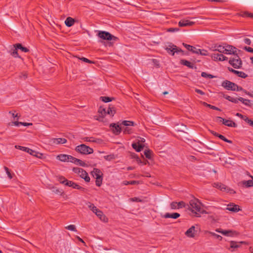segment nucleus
I'll list each match as a JSON object with an SVG mask.
<instances>
[{
  "instance_id": "50",
  "label": "nucleus",
  "mask_w": 253,
  "mask_h": 253,
  "mask_svg": "<svg viewBox=\"0 0 253 253\" xmlns=\"http://www.w3.org/2000/svg\"><path fill=\"white\" fill-rule=\"evenodd\" d=\"M103 158L106 160L110 161L114 159V156L113 155H108L103 156Z\"/></svg>"
},
{
  "instance_id": "40",
  "label": "nucleus",
  "mask_w": 253,
  "mask_h": 253,
  "mask_svg": "<svg viewBox=\"0 0 253 253\" xmlns=\"http://www.w3.org/2000/svg\"><path fill=\"white\" fill-rule=\"evenodd\" d=\"M100 99L105 103L110 102L112 100V98L107 96H101L100 97Z\"/></svg>"
},
{
  "instance_id": "47",
  "label": "nucleus",
  "mask_w": 253,
  "mask_h": 253,
  "mask_svg": "<svg viewBox=\"0 0 253 253\" xmlns=\"http://www.w3.org/2000/svg\"><path fill=\"white\" fill-rule=\"evenodd\" d=\"M4 169L5 170L6 174H7L8 178L9 179H12L13 177V176H12V174L10 173L8 168L6 167H4Z\"/></svg>"
},
{
  "instance_id": "52",
  "label": "nucleus",
  "mask_w": 253,
  "mask_h": 253,
  "mask_svg": "<svg viewBox=\"0 0 253 253\" xmlns=\"http://www.w3.org/2000/svg\"><path fill=\"white\" fill-rule=\"evenodd\" d=\"M53 192L58 195H62L64 194V192L60 189H56L53 190Z\"/></svg>"
},
{
  "instance_id": "35",
  "label": "nucleus",
  "mask_w": 253,
  "mask_h": 253,
  "mask_svg": "<svg viewBox=\"0 0 253 253\" xmlns=\"http://www.w3.org/2000/svg\"><path fill=\"white\" fill-rule=\"evenodd\" d=\"M197 54H200L204 56H207L209 55L208 51L205 49H198Z\"/></svg>"
},
{
  "instance_id": "39",
  "label": "nucleus",
  "mask_w": 253,
  "mask_h": 253,
  "mask_svg": "<svg viewBox=\"0 0 253 253\" xmlns=\"http://www.w3.org/2000/svg\"><path fill=\"white\" fill-rule=\"evenodd\" d=\"M57 180L60 183L65 185L67 179L62 176H57Z\"/></svg>"
},
{
  "instance_id": "51",
  "label": "nucleus",
  "mask_w": 253,
  "mask_h": 253,
  "mask_svg": "<svg viewBox=\"0 0 253 253\" xmlns=\"http://www.w3.org/2000/svg\"><path fill=\"white\" fill-rule=\"evenodd\" d=\"M71 187L74 189L84 190V188L83 187H82L81 186H79V185L74 182H73Z\"/></svg>"
},
{
  "instance_id": "5",
  "label": "nucleus",
  "mask_w": 253,
  "mask_h": 253,
  "mask_svg": "<svg viewBox=\"0 0 253 253\" xmlns=\"http://www.w3.org/2000/svg\"><path fill=\"white\" fill-rule=\"evenodd\" d=\"M229 63L234 68L236 69L240 68L242 66V62L239 56L236 54L233 57H231L229 60Z\"/></svg>"
},
{
  "instance_id": "18",
  "label": "nucleus",
  "mask_w": 253,
  "mask_h": 253,
  "mask_svg": "<svg viewBox=\"0 0 253 253\" xmlns=\"http://www.w3.org/2000/svg\"><path fill=\"white\" fill-rule=\"evenodd\" d=\"M228 70L232 73L236 74L238 77L242 78H246L248 76V75L243 72L237 71L230 67L228 68Z\"/></svg>"
},
{
  "instance_id": "43",
  "label": "nucleus",
  "mask_w": 253,
  "mask_h": 253,
  "mask_svg": "<svg viewBox=\"0 0 253 253\" xmlns=\"http://www.w3.org/2000/svg\"><path fill=\"white\" fill-rule=\"evenodd\" d=\"M217 51H218L219 52L221 53H224L225 46L218 45L217 46Z\"/></svg>"
},
{
  "instance_id": "32",
  "label": "nucleus",
  "mask_w": 253,
  "mask_h": 253,
  "mask_svg": "<svg viewBox=\"0 0 253 253\" xmlns=\"http://www.w3.org/2000/svg\"><path fill=\"white\" fill-rule=\"evenodd\" d=\"M15 47H16L17 49H19L24 52H27L29 51V49L27 48L22 46V45L20 43L15 44Z\"/></svg>"
},
{
  "instance_id": "64",
  "label": "nucleus",
  "mask_w": 253,
  "mask_h": 253,
  "mask_svg": "<svg viewBox=\"0 0 253 253\" xmlns=\"http://www.w3.org/2000/svg\"><path fill=\"white\" fill-rule=\"evenodd\" d=\"M220 183H214L213 184V186L215 188L219 189V187L220 185Z\"/></svg>"
},
{
  "instance_id": "53",
  "label": "nucleus",
  "mask_w": 253,
  "mask_h": 253,
  "mask_svg": "<svg viewBox=\"0 0 253 253\" xmlns=\"http://www.w3.org/2000/svg\"><path fill=\"white\" fill-rule=\"evenodd\" d=\"M245 121L250 126H253V121L249 119L248 118H246L245 119Z\"/></svg>"
},
{
  "instance_id": "17",
  "label": "nucleus",
  "mask_w": 253,
  "mask_h": 253,
  "mask_svg": "<svg viewBox=\"0 0 253 253\" xmlns=\"http://www.w3.org/2000/svg\"><path fill=\"white\" fill-rule=\"evenodd\" d=\"M226 210L234 212H237L241 211L239 206L234 204H230L228 205L226 208Z\"/></svg>"
},
{
  "instance_id": "37",
  "label": "nucleus",
  "mask_w": 253,
  "mask_h": 253,
  "mask_svg": "<svg viewBox=\"0 0 253 253\" xmlns=\"http://www.w3.org/2000/svg\"><path fill=\"white\" fill-rule=\"evenodd\" d=\"M123 184L125 185H127L128 184H131V185H134V184H137L139 183V182L138 181L135 180H132V181H124L123 182Z\"/></svg>"
},
{
  "instance_id": "22",
  "label": "nucleus",
  "mask_w": 253,
  "mask_h": 253,
  "mask_svg": "<svg viewBox=\"0 0 253 253\" xmlns=\"http://www.w3.org/2000/svg\"><path fill=\"white\" fill-rule=\"evenodd\" d=\"M110 126L112 127V130L113 132L116 134H119L122 129V127L119 126L115 124H112L110 125Z\"/></svg>"
},
{
  "instance_id": "45",
  "label": "nucleus",
  "mask_w": 253,
  "mask_h": 253,
  "mask_svg": "<svg viewBox=\"0 0 253 253\" xmlns=\"http://www.w3.org/2000/svg\"><path fill=\"white\" fill-rule=\"evenodd\" d=\"M201 76H202V77H203L204 78H209L210 79L214 78V77L213 76H212V75L208 74L206 72H202L201 74Z\"/></svg>"
},
{
  "instance_id": "57",
  "label": "nucleus",
  "mask_w": 253,
  "mask_h": 253,
  "mask_svg": "<svg viewBox=\"0 0 253 253\" xmlns=\"http://www.w3.org/2000/svg\"><path fill=\"white\" fill-rule=\"evenodd\" d=\"M244 49L248 52L253 53V48L251 47L245 46Z\"/></svg>"
},
{
  "instance_id": "56",
  "label": "nucleus",
  "mask_w": 253,
  "mask_h": 253,
  "mask_svg": "<svg viewBox=\"0 0 253 253\" xmlns=\"http://www.w3.org/2000/svg\"><path fill=\"white\" fill-rule=\"evenodd\" d=\"M219 189L221 191H225L226 190V187L225 185L221 183L219 187Z\"/></svg>"
},
{
  "instance_id": "6",
  "label": "nucleus",
  "mask_w": 253,
  "mask_h": 253,
  "mask_svg": "<svg viewBox=\"0 0 253 253\" xmlns=\"http://www.w3.org/2000/svg\"><path fill=\"white\" fill-rule=\"evenodd\" d=\"M15 148L16 149H20L22 151L26 152L29 153L30 155L39 158H42V153L37 152L34 150H33L28 147L21 146L19 145H15Z\"/></svg>"
},
{
  "instance_id": "49",
  "label": "nucleus",
  "mask_w": 253,
  "mask_h": 253,
  "mask_svg": "<svg viewBox=\"0 0 253 253\" xmlns=\"http://www.w3.org/2000/svg\"><path fill=\"white\" fill-rule=\"evenodd\" d=\"M65 228L66 229L71 231H77L75 225H70L66 226Z\"/></svg>"
},
{
  "instance_id": "60",
  "label": "nucleus",
  "mask_w": 253,
  "mask_h": 253,
  "mask_svg": "<svg viewBox=\"0 0 253 253\" xmlns=\"http://www.w3.org/2000/svg\"><path fill=\"white\" fill-rule=\"evenodd\" d=\"M236 116L242 118L244 121H245V119L246 118H248L247 117L244 116L242 115L241 114H240L239 113H236Z\"/></svg>"
},
{
  "instance_id": "58",
  "label": "nucleus",
  "mask_w": 253,
  "mask_h": 253,
  "mask_svg": "<svg viewBox=\"0 0 253 253\" xmlns=\"http://www.w3.org/2000/svg\"><path fill=\"white\" fill-rule=\"evenodd\" d=\"M195 90L197 93H198L202 95H204L205 94V93L200 89L196 88Z\"/></svg>"
},
{
  "instance_id": "59",
  "label": "nucleus",
  "mask_w": 253,
  "mask_h": 253,
  "mask_svg": "<svg viewBox=\"0 0 253 253\" xmlns=\"http://www.w3.org/2000/svg\"><path fill=\"white\" fill-rule=\"evenodd\" d=\"M244 42L247 44L250 45L251 44V41L248 38H246L244 39Z\"/></svg>"
},
{
  "instance_id": "29",
  "label": "nucleus",
  "mask_w": 253,
  "mask_h": 253,
  "mask_svg": "<svg viewBox=\"0 0 253 253\" xmlns=\"http://www.w3.org/2000/svg\"><path fill=\"white\" fill-rule=\"evenodd\" d=\"M74 22H75V20L70 17L67 18V19H66V20L65 21V25L67 27L72 26L74 24Z\"/></svg>"
},
{
  "instance_id": "41",
  "label": "nucleus",
  "mask_w": 253,
  "mask_h": 253,
  "mask_svg": "<svg viewBox=\"0 0 253 253\" xmlns=\"http://www.w3.org/2000/svg\"><path fill=\"white\" fill-rule=\"evenodd\" d=\"M122 124L125 126H133L134 123L128 121H124L122 122Z\"/></svg>"
},
{
  "instance_id": "9",
  "label": "nucleus",
  "mask_w": 253,
  "mask_h": 253,
  "mask_svg": "<svg viewBox=\"0 0 253 253\" xmlns=\"http://www.w3.org/2000/svg\"><path fill=\"white\" fill-rule=\"evenodd\" d=\"M215 231L218 233H220L223 235L230 237L237 236L239 234L236 231L231 230H223L218 228L215 229Z\"/></svg>"
},
{
  "instance_id": "54",
  "label": "nucleus",
  "mask_w": 253,
  "mask_h": 253,
  "mask_svg": "<svg viewBox=\"0 0 253 253\" xmlns=\"http://www.w3.org/2000/svg\"><path fill=\"white\" fill-rule=\"evenodd\" d=\"M79 59L81 60H82L84 62H87V63H93L92 61L88 60V59L85 58V57H82V58H79Z\"/></svg>"
},
{
  "instance_id": "16",
  "label": "nucleus",
  "mask_w": 253,
  "mask_h": 253,
  "mask_svg": "<svg viewBox=\"0 0 253 253\" xmlns=\"http://www.w3.org/2000/svg\"><path fill=\"white\" fill-rule=\"evenodd\" d=\"M211 57L214 61H223L227 60V57L222 54H212Z\"/></svg>"
},
{
  "instance_id": "48",
  "label": "nucleus",
  "mask_w": 253,
  "mask_h": 253,
  "mask_svg": "<svg viewBox=\"0 0 253 253\" xmlns=\"http://www.w3.org/2000/svg\"><path fill=\"white\" fill-rule=\"evenodd\" d=\"M218 137H219L220 139H221V140H223L225 142H226L227 143H232V141L231 140H228L227 139H226L223 135H221V134H219V135H218Z\"/></svg>"
},
{
  "instance_id": "12",
  "label": "nucleus",
  "mask_w": 253,
  "mask_h": 253,
  "mask_svg": "<svg viewBox=\"0 0 253 253\" xmlns=\"http://www.w3.org/2000/svg\"><path fill=\"white\" fill-rule=\"evenodd\" d=\"M216 119L226 126L230 127H236L237 126L236 123L231 120H225L220 117H217Z\"/></svg>"
},
{
  "instance_id": "14",
  "label": "nucleus",
  "mask_w": 253,
  "mask_h": 253,
  "mask_svg": "<svg viewBox=\"0 0 253 253\" xmlns=\"http://www.w3.org/2000/svg\"><path fill=\"white\" fill-rule=\"evenodd\" d=\"M185 206V204L183 201L179 202H172L170 204V208L172 210L181 209Z\"/></svg>"
},
{
  "instance_id": "2",
  "label": "nucleus",
  "mask_w": 253,
  "mask_h": 253,
  "mask_svg": "<svg viewBox=\"0 0 253 253\" xmlns=\"http://www.w3.org/2000/svg\"><path fill=\"white\" fill-rule=\"evenodd\" d=\"M189 209L191 211L195 214V216L197 217L200 216V214L198 212H201V204L198 199H193L189 202ZM205 211H202L204 213Z\"/></svg>"
},
{
  "instance_id": "38",
  "label": "nucleus",
  "mask_w": 253,
  "mask_h": 253,
  "mask_svg": "<svg viewBox=\"0 0 253 253\" xmlns=\"http://www.w3.org/2000/svg\"><path fill=\"white\" fill-rule=\"evenodd\" d=\"M115 113V110L114 107H109L107 109V114L113 116Z\"/></svg>"
},
{
  "instance_id": "33",
  "label": "nucleus",
  "mask_w": 253,
  "mask_h": 253,
  "mask_svg": "<svg viewBox=\"0 0 253 253\" xmlns=\"http://www.w3.org/2000/svg\"><path fill=\"white\" fill-rule=\"evenodd\" d=\"M17 48L16 47H15V45L14 47L10 50V54L14 57H18V53H17Z\"/></svg>"
},
{
  "instance_id": "42",
  "label": "nucleus",
  "mask_w": 253,
  "mask_h": 253,
  "mask_svg": "<svg viewBox=\"0 0 253 253\" xmlns=\"http://www.w3.org/2000/svg\"><path fill=\"white\" fill-rule=\"evenodd\" d=\"M152 152L150 150H145L144 151V155L145 157L150 159L151 158Z\"/></svg>"
},
{
  "instance_id": "62",
  "label": "nucleus",
  "mask_w": 253,
  "mask_h": 253,
  "mask_svg": "<svg viewBox=\"0 0 253 253\" xmlns=\"http://www.w3.org/2000/svg\"><path fill=\"white\" fill-rule=\"evenodd\" d=\"M84 141H89V142H93L94 140L92 137H85L84 138Z\"/></svg>"
},
{
  "instance_id": "8",
  "label": "nucleus",
  "mask_w": 253,
  "mask_h": 253,
  "mask_svg": "<svg viewBox=\"0 0 253 253\" xmlns=\"http://www.w3.org/2000/svg\"><path fill=\"white\" fill-rule=\"evenodd\" d=\"M166 49L169 53L171 54L172 55H174V53L183 52L182 49L172 44L168 45Z\"/></svg>"
},
{
  "instance_id": "34",
  "label": "nucleus",
  "mask_w": 253,
  "mask_h": 253,
  "mask_svg": "<svg viewBox=\"0 0 253 253\" xmlns=\"http://www.w3.org/2000/svg\"><path fill=\"white\" fill-rule=\"evenodd\" d=\"M201 103L204 106H207V107H209L211 109H213V110H218V111H220V109H219L218 108L214 106H212L211 104H209L208 103H207L206 102H201Z\"/></svg>"
},
{
  "instance_id": "26",
  "label": "nucleus",
  "mask_w": 253,
  "mask_h": 253,
  "mask_svg": "<svg viewBox=\"0 0 253 253\" xmlns=\"http://www.w3.org/2000/svg\"><path fill=\"white\" fill-rule=\"evenodd\" d=\"M183 45L187 50L196 54L197 53L198 48H196L195 47L186 44L185 43H183Z\"/></svg>"
},
{
  "instance_id": "28",
  "label": "nucleus",
  "mask_w": 253,
  "mask_h": 253,
  "mask_svg": "<svg viewBox=\"0 0 253 253\" xmlns=\"http://www.w3.org/2000/svg\"><path fill=\"white\" fill-rule=\"evenodd\" d=\"M88 208L95 214L99 211L98 209L97 208L96 206L94 205V204L91 203H88L87 204Z\"/></svg>"
},
{
  "instance_id": "15",
  "label": "nucleus",
  "mask_w": 253,
  "mask_h": 253,
  "mask_svg": "<svg viewBox=\"0 0 253 253\" xmlns=\"http://www.w3.org/2000/svg\"><path fill=\"white\" fill-rule=\"evenodd\" d=\"M194 23H195L194 22L191 21L189 19H183L179 22L178 25L180 27H188L193 25Z\"/></svg>"
},
{
  "instance_id": "61",
  "label": "nucleus",
  "mask_w": 253,
  "mask_h": 253,
  "mask_svg": "<svg viewBox=\"0 0 253 253\" xmlns=\"http://www.w3.org/2000/svg\"><path fill=\"white\" fill-rule=\"evenodd\" d=\"M178 31H179V29L178 28H169L168 30V31L170 32H173Z\"/></svg>"
},
{
  "instance_id": "36",
  "label": "nucleus",
  "mask_w": 253,
  "mask_h": 253,
  "mask_svg": "<svg viewBox=\"0 0 253 253\" xmlns=\"http://www.w3.org/2000/svg\"><path fill=\"white\" fill-rule=\"evenodd\" d=\"M243 184L246 186V187H251L253 186V181L252 180H249L247 181H243L242 182Z\"/></svg>"
},
{
  "instance_id": "21",
  "label": "nucleus",
  "mask_w": 253,
  "mask_h": 253,
  "mask_svg": "<svg viewBox=\"0 0 253 253\" xmlns=\"http://www.w3.org/2000/svg\"><path fill=\"white\" fill-rule=\"evenodd\" d=\"M96 216L102 221L104 222H107L108 221V218L103 213V212L99 210L97 212L95 213Z\"/></svg>"
},
{
  "instance_id": "19",
  "label": "nucleus",
  "mask_w": 253,
  "mask_h": 253,
  "mask_svg": "<svg viewBox=\"0 0 253 253\" xmlns=\"http://www.w3.org/2000/svg\"><path fill=\"white\" fill-rule=\"evenodd\" d=\"M195 227L194 226H192L186 231L185 234L188 237L193 238L195 236Z\"/></svg>"
},
{
  "instance_id": "30",
  "label": "nucleus",
  "mask_w": 253,
  "mask_h": 253,
  "mask_svg": "<svg viewBox=\"0 0 253 253\" xmlns=\"http://www.w3.org/2000/svg\"><path fill=\"white\" fill-rule=\"evenodd\" d=\"M180 63L185 65V66H186L187 67H188L189 68H193L194 67V64H192V63H191L190 62L187 61V60H181L180 61Z\"/></svg>"
},
{
  "instance_id": "20",
  "label": "nucleus",
  "mask_w": 253,
  "mask_h": 253,
  "mask_svg": "<svg viewBox=\"0 0 253 253\" xmlns=\"http://www.w3.org/2000/svg\"><path fill=\"white\" fill-rule=\"evenodd\" d=\"M98 113L100 114V116L96 118V120L99 121H102L103 117L107 114V110H106L105 108L100 107L98 110Z\"/></svg>"
},
{
  "instance_id": "44",
  "label": "nucleus",
  "mask_w": 253,
  "mask_h": 253,
  "mask_svg": "<svg viewBox=\"0 0 253 253\" xmlns=\"http://www.w3.org/2000/svg\"><path fill=\"white\" fill-rule=\"evenodd\" d=\"M95 179H96L95 183H96V186H99V187L102 184V177L96 178Z\"/></svg>"
},
{
  "instance_id": "1",
  "label": "nucleus",
  "mask_w": 253,
  "mask_h": 253,
  "mask_svg": "<svg viewBox=\"0 0 253 253\" xmlns=\"http://www.w3.org/2000/svg\"><path fill=\"white\" fill-rule=\"evenodd\" d=\"M56 158L61 162H71L83 167L85 166V163L84 162L75 157H73L71 155L60 154L57 156Z\"/></svg>"
},
{
  "instance_id": "3",
  "label": "nucleus",
  "mask_w": 253,
  "mask_h": 253,
  "mask_svg": "<svg viewBox=\"0 0 253 253\" xmlns=\"http://www.w3.org/2000/svg\"><path fill=\"white\" fill-rule=\"evenodd\" d=\"M97 36L98 38L103 40L106 41H116L118 40V38L112 35L110 33L106 31H99L98 32Z\"/></svg>"
},
{
  "instance_id": "27",
  "label": "nucleus",
  "mask_w": 253,
  "mask_h": 253,
  "mask_svg": "<svg viewBox=\"0 0 253 253\" xmlns=\"http://www.w3.org/2000/svg\"><path fill=\"white\" fill-rule=\"evenodd\" d=\"M238 99L246 106L251 107L253 105V103L250 100L244 99L242 97H239Z\"/></svg>"
},
{
  "instance_id": "55",
  "label": "nucleus",
  "mask_w": 253,
  "mask_h": 253,
  "mask_svg": "<svg viewBox=\"0 0 253 253\" xmlns=\"http://www.w3.org/2000/svg\"><path fill=\"white\" fill-rule=\"evenodd\" d=\"M74 182L72 181H69L68 180H67L66 182H65V185L66 186H68L69 187H71L73 183Z\"/></svg>"
},
{
  "instance_id": "24",
  "label": "nucleus",
  "mask_w": 253,
  "mask_h": 253,
  "mask_svg": "<svg viewBox=\"0 0 253 253\" xmlns=\"http://www.w3.org/2000/svg\"><path fill=\"white\" fill-rule=\"evenodd\" d=\"M180 216V214L177 212L169 213H167L164 215V217L166 218H172L173 219H176Z\"/></svg>"
},
{
  "instance_id": "10",
  "label": "nucleus",
  "mask_w": 253,
  "mask_h": 253,
  "mask_svg": "<svg viewBox=\"0 0 253 253\" xmlns=\"http://www.w3.org/2000/svg\"><path fill=\"white\" fill-rule=\"evenodd\" d=\"M66 142L67 140L64 138H52L49 140V144L51 146L64 144Z\"/></svg>"
},
{
  "instance_id": "13",
  "label": "nucleus",
  "mask_w": 253,
  "mask_h": 253,
  "mask_svg": "<svg viewBox=\"0 0 253 253\" xmlns=\"http://www.w3.org/2000/svg\"><path fill=\"white\" fill-rule=\"evenodd\" d=\"M237 49L235 47L227 45L225 46L224 53L226 54H233L234 55L237 54Z\"/></svg>"
},
{
  "instance_id": "25",
  "label": "nucleus",
  "mask_w": 253,
  "mask_h": 253,
  "mask_svg": "<svg viewBox=\"0 0 253 253\" xmlns=\"http://www.w3.org/2000/svg\"><path fill=\"white\" fill-rule=\"evenodd\" d=\"M246 244V243L244 241H241V242H235V241H231L230 242V247L231 248H239L241 246V244Z\"/></svg>"
},
{
  "instance_id": "11",
  "label": "nucleus",
  "mask_w": 253,
  "mask_h": 253,
  "mask_svg": "<svg viewBox=\"0 0 253 253\" xmlns=\"http://www.w3.org/2000/svg\"><path fill=\"white\" fill-rule=\"evenodd\" d=\"M222 86L227 90L235 91L236 84L228 81H225L222 82Z\"/></svg>"
},
{
  "instance_id": "63",
  "label": "nucleus",
  "mask_w": 253,
  "mask_h": 253,
  "mask_svg": "<svg viewBox=\"0 0 253 253\" xmlns=\"http://www.w3.org/2000/svg\"><path fill=\"white\" fill-rule=\"evenodd\" d=\"M238 101H239L238 98H235L232 97L230 101L232 102L235 103H237L238 102Z\"/></svg>"
},
{
  "instance_id": "7",
  "label": "nucleus",
  "mask_w": 253,
  "mask_h": 253,
  "mask_svg": "<svg viewBox=\"0 0 253 253\" xmlns=\"http://www.w3.org/2000/svg\"><path fill=\"white\" fill-rule=\"evenodd\" d=\"M75 173L78 174L81 178L84 179L86 182L90 181V177L88 175L87 173L83 169L80 168H75L73 169Z\"/></svg>"
},
{
  "instance_id": "31",
  "label": "nucleus",
  "mask_w": 253,
  "mask_h": 253,
  "mask_svg": "<svg viewBox=\"0 0 253 253\" xmlns=\"http://www.w3.org/2000/svg\"><path fill=\"white\" fill-rule=\"evenodd\" d=\"M132 147L134 148L136 151L140 152L141 151L142 149L144 147V145L142 144H137L136 143H133L132 144Z\"/></svg>"
},
{
  "instance_id": "4",
  "label": "nucleus",
  "mask_w": 253,
  "mask_h": 253,
  "mask_svg": "<svg viewBox=\"0 0 253 253\" xmlns=\"http://www.w3.org/2000/svg\"><path fill=\"white\" fill-rule=\"evenodd\" d=\"M76 151L83 154H90L93 153V150L92 148L86 146L85 144H81L77 146L75 149Z\"/></svg>"
},
{
  "instance_id": "23",
  "label": "nucleus",
  "mask_w": 253,
  "mask_h": 253,
  "mask_svg": "<svg viewBox=\"0 0 253 253\" xmlns=\"http://www.w3.org/2000/svg\"><path fill=\"white\" fill-rule=\"evenodd\" d=\"M93 177L95 178L102 177L103 173L101 170L98 169H94L91 172Z\"/></svg>"
},
{
  "instance_id": "46",
  "label": "nucleus",
  "mask_w": 253,
  "mask_h": 253,
  "mask_svg": "<svg viewBox=\"0 0 253 253\" xmlns=\"http://www.w3.org/2000/svg\"><path fill=\"white\" fill-rule=\"evenodd\" d=\"M210 235H211V236H213L214 237H215L217 239H218L219 240H221L222 239V237L219 235H217L216 234H215V233L214 232H211V231H208V232Z\"/></svg>"
}]
</instances>
